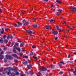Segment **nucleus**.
Listing matches in <instances>:
<instances>
[{"mask_svg":"<svg viewBox=\"0 0 76 76\" xmlns=\"http://www.w3.org/2000/svg\"><path fill=\"white\" fill-rule=\"evenodd\" d=\"M57 39H58V37H56L55 38V40H57Z\"/></svg>","mask_w":76,"mask_h":76,"instance_id":"obj_56","label":"nucleus"},{"mask_svg":"<svg viewBox=\"0 0 76 76\" xmlns=\"http://www.w3.org/2000/svg\"><path fill=\"white\" fill-rule=\"evenodd\" d=\"M70 55H69L68 56V58H70Z\"/></svg>","mask_w":76,"mask_h":76,"instance_id":"obj_58","label":"nucleus"},{"mask_svg":"<svg viewBox=\"0 0 76 76\" xmlns=\"http://www.w3.org/2000/svg\"><path fill=\"white\" fill-rule=\"evenodd\" d=\"M26 31L27 33H28L29 34H32V31L31 30H26Z\"/></svg>","mask_w":76,"mask_h":76,"instance_id":"obj_8","label":"nucleus"},{"mask_svg":"<svg viewBox=\"0 0 76 76\" xmlns=\"http://www.w3.org/2000/svg\"><path fill=\"white\" fill-rule=\"evenodd\" d=\"M15 75H19V73L17 72H15Z\"/></svg>","mask_w":76,"mask_h":76,"instance_id":"obj_35","label":"nucleus"},{"mask_svg":"<svg viewBox=\"0 0 76 76\" xmlns=\"http://www.w3.org/2000/svg\"><path fill=\"white\" fill-rule=\"evenodd\" d=\"M7 70H8L9 71L10 74L11 73V71H10L11 70L10 69H7Z\"/></svg>","mask_w":76,"mask_h":76,"instance_id":"obj_52","label":"nucleus"},{"mask_svg":"<svg viewBox=\"0 0 76 76\" xmlns=\"http://www.w3.org/2000/svg\"><path fill=\"white\" fill-rule=\"evenodd\" d=\"M9 73H10V72H8L7 73V75H9Z\"/></svg>","mask_w":76,"mask_h":76,"instance_id":"obj_63","label":"nucleus"},{"mask_svg":"<svg viewBox=\"0 0 76 76\" xmlns=\"http://www.w3.org/2000/svg\"><path fill=\"white\" fill-rule=\"evenodd\" d=\"M63 64H59V66L60 67H61V66H62Z\"/></svg>","mask_w":76,"mask_h":76,"instance_id":"obj_47","label":"nucleus"},{"mask_svg":"<svg viewBox=\"0 0 76 76\" xmlns=\"http://www.w3.org/2000/svg\"><path fill=\"white\" fill-rule=\"evenodd\" d=\"M45 75H46V76H48V73L46 74H45Z\"/></svg>","mask_w":76,"mask_h":76,"instance_id":"obj_60","label":"nucleus"},{"mask_svg":"<svg viewBox=\"0 0 76 76\" xmlns=\"http://www.w3.org/2000/svg\"><path fill=\"white\" fill-rule=\"evenodd\" d=\"M12 56L13 57H16V58H18V56L16 54H13L12 55Z\"/></svg>","mask_w":76,"mask_h":76,"instance_id":"obj_12","label":"nucleus"},{"mask_svg":"<svg viewBox=\"0 0 76 76\" xmlns=\"http://www.w3.org/2000/svg\"><path fill=\"white\" fill-rule=\"evenodd\" d=\"M4 58V56L1 54H0V60H2V59H3Z\"/></svg>","mask_w":76,"mask_h":76,"instance_id":"obj_11","label":"nucleus"},{"mask_svg":"<svg viewBox=\"0 0 76 76\" xmlns=\"http://www.w3.org/2000/svg\"><path fill=\"white\" fill-rule=\"evenodd\" d=\"M21 45L22 46H23L24 45H25V43L23 42H22L21 43Z\"/></svg>","mask_w":76,"mask_h":76,"instance_id":"obj_23","label":"nucleus"},{"mask_svg":"<svg viewBox=\"0 0 76 76\" xmlns=\"http://www.w3.org/2000/svg\"><path fill=\"white\" fill-rule=\"evenodd\" d=\"M4 42H5L6 44H7V42H8V40L6 39H5L4 40Z\"/></svg>","mask_w":76,"mask_h":76,"instance_id":"obj_18","label":"nucleus"},{"mask_svg":"<svg viewBox=\"0 0 76 76\" xmlns=\"http://www.w3.org/2000/svg\"><path fill=\"white\" fill-rule=\"evenodd\" d=\"M20 76H25V74L21 75Z\"/></svg>","mask_w":76,"mask_h":76,"instance_id":"obj_59","label":"nucleus"},{"mask_svg":"<svg viewBox=\"0 0 76 76\" xmlns=\"http://www.w3.org/2000/svg\"><path fill=\"white\" fill-rule=\"evenodd\" d=\"M32 26L34 28H37L38 26V25H37L34 24L32 25Z\"/></svg>","mask_w":76,"mask_h":76,"instance_id":"obj_19","label":"nucleus"},{"mask_svg":"<svg viewBox=\"0 0 76 76\" xmlns=\"http://www.w3.org/2000/svg\"><path fill=\"white\" fill-rule=\"evenodd\" d=\"M76 10V7H71V11H72V12H75Z\"/></svg>","mask_w":76,"mask_h":76,"instance_id":"obj_5","label":"nucleus"},{"mask_svg":"<svg viewBox=\"0 0 76 76\" xmlns=\"http://www.w3.org/2000/svg\"><path fill=\"white\" fill-rule=\"evenodd\" d=\"M51 69H54V67H55V65H51L50 66Z\"/></svg>","mask_w":76,"mask_h":76,"instance_id":"obj_20","label":"nucleus"},{"mask_svg":"<svg viewBox=\"0 0 76 76\" xmlns=\"http://www.w3.org/2000/svg\"><path fill=\"white\" fill-rule=\"evenodd\" d=\"M4 61L5 63H7V59H6V58L4 59Z\"/></svg>","mask_w":76,"mask_h":76,"instance_id":"obj_30","label":"nucleus"},{"mask_svg":"<svg viewBox=\"0 0 76 76\" xmlns=\"http://www.w3.org/2000/svg\"><path fill=\"white\" fill-rule=\"evenodd\" d=\"M56 3H58V4H60L62 3V2L61 1H60V0H56Z\"/></svg>","mask_w":76,"mask_h":76,"instance_id":"obj_15","label":"nucleus"},{"mask_svg":"<svg viewBox=\"0 0 76 76\" xmlns=\"http://www.w3.org/2000/svg\"><path fill=\"white\" fill-rule=\"evenodd\" d=\"M60 63L61 64H62V65H63L64 64H64V63L63 62H60Z\"/></svg>","mask_w":76,"mask_h":76,"instance_id":"obj_31","label":"nucleus"},{"mask_svg":"<svg viewBox=\"0 0 76 76\" xmlns=\"http://www.w3.org/2000/svg\"><path fill=\"white\" fill-rule=\"evenodd\" d=\"M25 23H26V25H28V24H29V23L28 21H27V22H26Z\"/></svg>","mask_w":76,"mask_h":76,"instance_id":"obj_40","label":"nucleus"},{"mask_svg":"<svg viewBox=\"0 0 76 76\" xmlns=\"http://www.w3.org/2000/svg\"><path fill=\"white\" fill-rule=\"evenodd\" d=\"M59 73H60V74L61 75V74H63V73H64V72L63 71H61V72H60Z\"/></svg>","mask_w":76,"mask_h":76,"instance_id":"obj_44","label":"nucleus"},{"mask_svg":"<svg viewBox=\"0 0 76 76\" xmlns=\"http://www.w3.org/2000/svg\"><path fill=\"white\" fill-rule=\"evenodd\" d=\"M14 72H15V73H16L17 72V69H16L14 68Z\"/></svg>","mask_w":76,"mask_h":76,"instance_id":"obj_29","label":"nucleus"},{"mask_svg":"<svg viewBox=\"0 0 76 76\" xmlns=\"http://www.w3.org/2000/svg\"><path fill=\"white\" fill-rule=\"evenodd\" d=\"M76 73V69H75V71L73 72V73L74 74H75V73Z\"/></svg>","mask_w":76,"mask_h":76,"instance_id":"obj_51","label":"nucleus"},{"mask_svg":"<svg viewBox=\"0 0 76 76\" xmlns=\"http://www.w3.org/2000/svg\"><path fill=\"white\" fill-rule=\"evenodd\" d=\"M36 46L33 45L32 46V48H36Z\"/></svg>","mask_w":76,"mask_h":76,"instance_id":"obj_37","label":"nucleus"},{"mask_svg":"<svg viewBox=\"0 0 76 76\" xmlns=\"http://www.w3.org/2000/svg\"><path fill=\"white\" fill-rule=\"evenodd\" d=\"M15 42L13 41L12 42V45H14L15 44Z\"/></svg>","mask_w":76,"mask_h":76,"instance_id":"obj_36","label":"nucleus"},{"mask_svg":"<svg viewBox=\"0 0 76 76\" xmlns=\"http://www.w3.org/2000/svg\"><path fill=\"white\" fill-rule=\"evenodd\" d=\"M23 64H24V65L25 66H26V64H28V61H26L25 62H23Z\"/></svg>","mask_w":76,"mask_h":76,"instance_id":"obj_14","label":"nucleus"},{"mask_svg":"<svg viewBox=\"0 0 76 76\" xmlns=\"http://www.w3.org/2000/svg\"><path fill=\"white\" fill-rule=\"evenodd\" d=\"M67 36L66 35H65L64 36V38H67Z\"/></svg>","mask_w":76,"mask_h":76,"instance_id":"obj_64","label":"nucleus"},{"mask_svg":"<svg viewBox=\"0 0 76 76\" xmlns=\"http://www.w3.org/2000/svg\"><path fill=\"white\" fill-rule=\"evenodd\" d=\"M13 36L12 35H8L7 37V39H9L10 38H12V39H13Z\"/></svg>","mask_w":76,"mask_h":76,"instance_id":"obj_6","label":"nucleus"},{"mask_svg":"<svg viewBox=\"0 0 76 76\" xmlns=\"http://www.w3.org/2000/svg\"><path fill=\"white\" fill-rule=\"evenodd\" d=\"M38 74H39L40 75H42L41 73V72H40V71L38 72Z\"/></svg>","mask_w":76,"mask_h":76,"instance_id":"obj_49","label":"nucleus"},{"mask_svg":"<svg viewBox=\"0 0 76 76\" xmlns=\"http://www.w3.org/2000/svg\"><path fill=\"white\" fill-rule=\"evenodd\" d=\"M4 54V52L3 51H2L0 53V54Z\"/></svg>","mask_w":76,"mask_h":76,"instance_id":"obj_39","label":"nucleus"},{"mask_svg":"<svg viewBox=\"0 0 76 76\" xmlns=\"http://www.w3.org/2000/svg\"><path fill=\"white\" fill-rule=\"evenodd\" d=\"M13 52L14 53H17V51L15 49H13Z\"/></svg>","mask_w":76,"mask_h":76,"instance_id":"obj_22","label":"nucleus"},{"mask_svg":"<svg viewBox=\"0 0 76 76\" xmlns=\"http://www.w3.org/2000/svg\"><path fill=\"white\" fill-rule=\"evenodd\" d=\"M56 27L57 30L59 31V27H58V26H56Z\"/></svg>","mask_w":76,"mask_h":76,"instance_id":"obj_28","label":"nucleus"},{"mask_svg":"<svg viewBox=\"0 0 76 76\" xmlns=\"http://www.w3.org/2000/svg\"><path fill=\"white\" fill-rule=\"evenodd\" d=\"M19 55L20 56H22V55H23V53L22 52L20 53L19 54Z\"/></svg>","mask_w":76,"mask_h":76,"instance_id":"obj_38","label":"nucleus"},{"mask_svg":"<svg viewBox=\"0 0 76 76\" xmlns=\"http://www.w3.org/2000/svg\"><path fill=\"white\" fill-rule=\"evenodd\" d=\"M29 38H33V37H32V36H30L29 37Z\"/></svg>","mask_w":76,"mask_h":76,"instance_id":"obj_62","label":"nucleus"},{"mask_svg":"<svg viewBox=\"0 0 76 76\" xmlns=\"http://www.w3.org/2000/svg\"><path fill=\"white\" fill-rule=\"evenodd\" d=\"M29 73H30L31 76H32V75H33V73H32V72H31V71H29Z\"/></svg>","mask_w":76,"mask_h":76,"instance_id":"obj_34","label":"nucleus"},{"mask_svg":"<svg viewBox=\"0 0 76 76\" xmlns=\"http://www.w3.org/2000/svg\"><path fill=\"white\" fill-rule=\"evenodd\" d=\"M7 47H4V51H6V50H7Z\"/></svg>","mask_w":76,"mask_h":76,"instance_id":"obj_25","label":"nucleus"},{"mask_svg":"<svg viewBox=\"0 0 76 76\" xmlns=\"http://www.w3.org/2000/svg\"><path fill=\"white\" fill-rule=\"evenodd\" d=\"M19 45V43H18V42H16L15 43V45H14V46H13V47L14 48H16V47L17 46H18V45Z\"/></svg>","mask_w":76,"mask_h":76,"instance_id":"obj_7","label":"nucleus"},{"mask_svg":"<svg viewBox=\"0 0 76 76\" xmlns=\"http://www.w3.org/2000/svg\"><path fill=\"white\" fill-rule=\"evenodd\" d=\"M61 30H62L61 28H59V32H61Z\"/></svg>","mask_w":76,"mask_h":76,"instance_id":"obj_55","label":"nucleus"},{"mask_svg":"<svg viewBox=\"0 0 76 76\" xmlns=\"http://www.w3.org/2000/svg\"><path fill=\"white\" fill-rule=\"evenodd\" d=\"M52 34L54 35H57V34H58V31H56L53 32Z\"/></svg>","mask_w":76,"mask_h":76,"instance_id":"obj_9","label":"nucleus"},{"mask_svg":"<svg viewBox=\"0 0 76 76\" xmlns=\"http://www.w3.org/2000/svg\"><path fill=\"white\" fill-rule=\"evenodd\" d=\"M33 58H34V59H37V57L36 56H33Z\"/></svg>","mask_w":76,"mask_h":76,"instance_id":"obj_43","label":"nucleus"},{"mask_svg":"<svg viewBox=\"0 0 76 76\" xmlns=\"http://www.w3.org/2000/svg\"><path fill=\"white\" fill-rule=\"evenodd\" d=\"M15 74L14 72H12L11 75H10L9 76H15Z\"/></svg>","mask_w":76,"mask_h":76,"instance_id":"obj_17","label":"nucleus"},{"mask_svg":"<svg viewBox=\"0 0 76 76\" xmlns=\"http://www.w3.org/2000/svg\"><path fill=\"white\" fill-rule=\"evenodd\" d=\"M15 69V68H11V67H8L5 68L4 69V71H6V70L7 69H9V70H12V71H13L14 70V69Z\"/></svg>","mask_w":76,"mask_h":76,"instance_id":"obj_2","label":"nucleus"},{"mask_svg":"<svg viewBox=\"0 0 76 76\" xmlns=\"http://www.w3.org/2000/svg\"><path fill=\"white\" fill-rule=\"evenodd\" d=\"M67 27L68 28H69V29H72V30H73V28H72V27H70V26H67Z\"/></svg>","mask_w":76,"mask_h":76,"instance_id":"obj_33","label":"nucleus"},{"mask_svg":"<svg viewBox=\"0 0 76 76\" xmlns=\"http://www.w3.org/2000/svg\"><path fill=\"white\" fill-rule=\"evenodd\" d=\"M30 56H32L33 55V52H31L30 53Z\"/></svg>","mask_w":76,"mask_h":76,"instance_id":"obj_45","label":"nucleus"},{"mask_svg":"<svg viewBox=\"0 0 76 76\" xmlns=\"http://www.w3.org/2000/svg\"><path fill=\"white\" fill-rule=\"evenodd\" d=\"M5 31H7V30H9V28H5Z\"/></svg>","mask_w":76,"mask_h":76,"instance_id":"obj_42","label":"nucleus"},{"mask_svg":"<svg viewBox=\"0 0 76 76\" xmlns=\"http://www.w3.org/2000/svg\"><path fill=\"white\" fill-rule=\"evenodd\" d=\"M16 50H17V51H18L19 52H20V48H16Z\"/></svg>","mask_w":76,"mask_h":76,"instance_id":"obj_16","label":"nucleus"},{"mask_svg":"<svg viewBox=\"0 0 76 76\" xmlns=\"http://www.w3.org/2000/svg\"><path fill=\"white\" fill-rule=\"evenodd\" d=\"M67 63H73V62L72 61H68L67 62Z\"/></svg>","mask_w":76,"mask_h":76,"instance_id":"obj_46","label":"nucleus"},{"mask_svg":"<svg viewBox=\"0 0 76 76\" xmlns=\"http://www.w3.org/2000/svg\"><path fill=\"white\" fill-rule=\"evenodd\" d=\"M6 58L9 60H12L13 59V57L10 55H6Z\"/></svg>","mask_w":76,"mask_h":76,"instance_id":"obj_3","label":"nucleus"},{"mask_svg":"<svg viewBox=\"0 0 76 76\" xmlns=\"http://www.w3.org/2000/svg\"><path fill=\"white\" fill-rule=\"evenodd\" d=\"M26 73L27 75H29V72H26Z\"/></svg>","mask_w":76,"mask_h":76,"instance_id":"obj_57","label":"nucleus"},{"mask_svg":"<svg viewBox=\"0 0 76 76\" xmlns=\"http://www.w3.org/2000/svg\"><path fill=\"white\" fill-rule=\"evenodd\" d=\"M73 54H75V55H76V50H75V52L73 53Z\"/></svg>","mask_w":76,"mask_h":76,"instance_id":"obj_50","label":"nucleus"},{"mask_svg":"<svg viewBox=\"0 0 76 76\" xmlns=\"http://www.w3.org/2000/svg\"><path fill=\"white\" fill-rule=\"evenodd\" d=\"M47 70V68L46 67H42L41 68V71L42 72H45V71H46Z\"/></svg>","mask_w":76,"mask_h":76,"instance_id":"obj_4","label":"nucleus"},{"mask_svg":"<svg viewBox=\"0 0 76 76\" xmlns=\"http://www.w3.org/2000/svg\"><path fill=\"white\" fill-rule=\"evenodd\" d=\"M66 22L65 21L64 22L62 23V24L63 25H64V24H66Z\"/></svg>","mask_w":76,"mask_h":76,"instance_id":"obj_54","label":"nucleus"},{"mask_svg":"<svg viewBox=\"0 0 76 76\" xmlns=\"http://www.w3.org/2000/svg\"><path fill=\"white\" fill-rule=\"evenodd\" d=\"M18 25L16 24H15L13 25L15 27H20V26H21L22 25V23H20V22H18Z\"/></svg>","mask_w":76,"mask_h":76,"instance_id":"obj_1","label":"nucleus"},{"mask_svg":"<svg viewBox=\"0 0 76 76\" xmlns=\"http://www.w3.org/2000/svg\"><path fill=\"white\" fill-rule=\"evenodd\" d=\"M18 60H16V59H14V62H15V63H16V62H18Z\"/></svg>","mask_w":76,"mask_h":76,"instance_id":"obj_41","label":"nucleus"},{"mask_svg":"<svg viewBox=\"0 0 76 76\" xmlns=\"http://www.w3.org/2000/svg\"><path fill=\"white\" fill-rule=\"evenodd\" d=\"M57 11L59 12H62V10L61 9H60L59 10H57Z\"/></svg>","mask_w":76,"mask_h":76,"instance_id":"obj_26","label":"nucleus"},{"mask_svg":"<svg viewBox=\"0 0 76 76\" xmlns=\"http://www.w3.org/2000/svg\"><path fill=\"white\" fill-rule=\"evenodd\" d=\"M45 28L46 29H49L50 28L51 29V26H47L45 27Z\"/></svg>","mask_w":76,"mask_h":76,"instance_id":"obj_13","label":"nucleus"},{"mask_svg":"<svg viewBox=\"0 0 76 76\" xmlns=\"http://www.w3.org/2000/svg\"><path fill=\"white\" fill-rule=\"evenodd\" d=\"M45 1H46V2H47V1H48V0H44Z\"/></svg>","mask_w":76,"mask_h":76,"instance_id":"obj_61","label":"nucleus"},{"mask_svg":"<svg viewBox=\"0 0 76 76\" xmlns=\"http://www.w3.org/2000/svg\"><path fill=\"white\" fill-rule=\"evenodd\" d=\"M24 57L26 58H28V56H25Z\"/></svg>","mask_w":76,"mask_h":76,"instance_id":"obj_53","label":"nucleus"},{"mask_svg":"<svg viewBox=\"0 0 76 76\" xmlns=\"http://www.w3.org/2000/svg\"><path fill=\"white\" fill-rule=\"evenodd\" d=\"M0 42L3 43V40H2V39H0Z\"/></svg>","mask_w":76,"mask_h":76,"instance_id":"obj_32","label":"nucleus"},{"mask_svg":"<svg viewBox=\"0 0 76 76\" xmlns=\"http://www.w3.org/2000/svg\"><path fill=\"white\" fill-rule=\"evenodd\" d=\"M53 21H54V22L55 20H53L52 19L49 20V21L50 22V23H52V22H53Z\"/></svg>","mask_w":76,"mask_h":76,"instance_id":"obj_21","label":"nucleus"},{"mask_svg":"<svg viewBox=\"0 0 76 76\" xmlns=\"http://www.w3.org/2000/svg\"><path fill=\"white\" fill-rule=\"evenodd\" d=\"M27 67L28 69H31V68H32V66L30 64L29 65H27Z\"/></svg>","mask_w":76,"mask_h":76,"instance_id":"obj_10","label":"nucleus"},{"mask_svg":"<svg viewBox=\"0 0 76 76\" xmlns=\"http://www.w3.org/2000/svg\"><path fill=\"white\" fill-rule=\"evenodd\" d=\"M6 37H7V36H6V35H4L3 37V39H5L6 38Z\"/></svg>","mask_w":76,"mask_h":76,"instance_id":"obj_24","label":"nucleus"},{"mask_svg":"<svg viewBox=\"0 0 76 76\" xmlns=\"http://www.w3.org/2000/svg\"><path fill=\"white\" fill-rule=\"evenodd\" d=\"M4 31H1V34H4Z\"/></svg>","mask_w":76,"mask_h":76,"instance_id":"obj_48","label":"nucleus"},{"mask_svg":"<svg viewBox=\"0 0 76 76\" xmlns=\"http://www.w3.org/2000/svg\"><path fill=\"white\" fill-rule=\"evenodd\" d=\"M26 20H25V19H24L23 20V21H22L23 23H26Z\"/></svg>","mask_w":76,"mask_h":76,"instance_id":"obj_27","label":"nucleus"}]
</instances>
